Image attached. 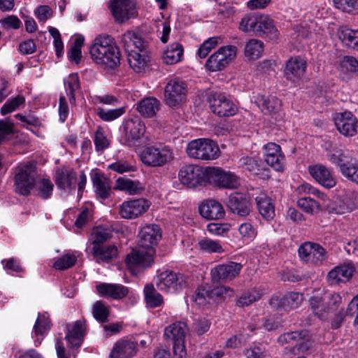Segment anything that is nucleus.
<instances>
[{"label": "nucleus", "mask_w": 358, "mask_h": 358, "mask_svg": "<svg viewBox=\"0 0 358 358\" xmlns=\"http://www.w3.org/2000/svg\"><path fill=\"white\" fill-rule=\"evenodd\" d=\"M187 85L181 80H171L165 87L164 96L167 105L173 107L180 104L186 98Z\"/></svg>", "instance_id": "19"}, {"label": "nucleus", "mask_w": 358, "mask_h": 358, "mask_svg": "<svg viewBox=\"0 0 358 358\" xmlns=\"http://www.w3.org/2000/svg\"><path fill=\"white\" fill-rule=\"evenodd\" d=\"M35 169L30 164L19 166L15 171V190L22 196H28L35 185Z\"/></svg>", "instance_id": "7"}, {"label": "nucleus", "mask_w": 358, "mask_h": 358, "mask_svg": "<svg viewBox=\"0 0 358 358\" xmlns=\"http://www.w3.org/2000/svg\"><path fill=\"white\" fill-rule=\"evenodd\" d=\"M297 205L304 212L310 215L317 214L321 210L320 204L309 196L299 199Z\"/></svg>", "instance_id": "51"}, {"label": "nucleus", "mask_w": 358, "mask_h": 358, "mask_svg": "<svg viewBox=\"0 0 358 358\" xmlns=\"http://www.w3.org/2000/svg\"><path fill=\"white\" fill-rule=\"evenodd\" d=\"M183 54L182 45L175 43L167 48L164 54V59L167 64H176L181 60Z\"/></svg>", "instance_id": "46"}, {"label": "nucleus", "mask_w": 358, "mask_h": 358, "mask_svg": "<svg viewBox=\"0 0 358 358\" xmlns=\"http://www.w3.org/2000/svg\"><path fill=\"white\" fill-rule=\"evenodd\" d=\"M84 43L83 37H77L73 42V45L70 48L68 56L71 62L78 64L81 59V48Z\"/></svg>", "instance_id": "56"}, {"label": "nucleus", "mask_w": 358, "mask_h": 358, "mask_svg": "<svg viewBox=\"0 0 358 358\" xmlns=\"http://www.w3.org/2000/svg\"><path fill=\"white\" fill-rule=\"evenodd\" d=\"M76 262V257L71 254H66L57 259L53 267L57 270H66L73 266Z\"/></svg>", "instance_id": "57"}, {"label": "nucleus", "mask_w": 358, "mask_h": 358, "mask_svg": "<svg viewBox=\"0 0 358 358\" xmlns=\"http://www.w3.org/2000/svg\"><path fill=\"white\" fill-rule=\"evenodd\" d=\"M261 297V293L257 290H253L241 296L236 301V305L239 307L248 306L253 302L259 300Z\"/></svg>", "instance_id": "59"}, {"label": "nucleus", "mask_w": 358, "mask_h": 358, "mask_svg": "<svg viewBox=\"0 0 358 358\" xmlns=\"http://www.w3.org/2000/svg\"><path fill=\"white\" fill-rule=\"evenodd\" d=\"M187 331V326L182 322H174L164 329V336L173 341V353L180 358L185 355V340Z\"/></svg>", "instance_id": "12"}, {"label": "nucleus", "mask_w": 358, "mask_h": 358, "mask_svg": "<svg viewBox=\"0 0 358 358\" xmlns=\"http://www.w3.org/2000/svg\"><path fill=\"white\" fill-rule=\"evenodd\" d=\"M298 252L302 261L317 266L327 259L326 250L314 243H305L299 247Z\"/></svg>", "instance_id": "17"}, {"label": "nucleus", "mask_w": 358, "mask_h": 358, "mask_svg": "<svg viewBox=\"0 0 358 358\" xmlns=\"http://www.w3.org/2000/svg\"><path fill=\"white\" fill-rule=\"evenodd\" d=\"M199 248L208 253H222L224 249L220 241L204 237L198 242Z\"/></svg>", "instance_id": "49"}, {"label": "nucleus", "mask_w": 358, "mask_h": 358, "mask_svg": "<svg viewBox=\"0 0 358 358\" xmlns=\"http://www.w3.org/2000/svg\"><path fill=\"white\" fill-rule=\"evenodd\" d=\"M90 176L96 196L103 200L109 198L111 193L110 180L100 172H92Z\"/></svg>", "instance_id": "29"}, {"label": "nucleus", "mask_w": 358, "mask_h": 358, "mask_svg": "<svg viewBox=\"0 0 358 358\" xmlns=\"http://www.w3.org/2000/svg\"><path fill=\"white\" fill-rule=\"evenodd\" d=\"M257 206L262 218L266 221L273 220L275 215V206L271 198L265 194H260L255 198Z\"/></svg>", "instance_id": "37"}, {"label": "nucleus", "mask_w": 358, "mask_h": 358, "mask_svg": "<svg viewBox=\"0 0 358 358\" xmlns=\"http://www.w3.org/2000/svg\"><path fill=\"white\" fill-rule=\"evenodd\" d=\"M187 285V277L181 273L166 271L157 276L156 286L157 289L166 292H178Z\"/></svg>", "instance_id": "9"}, {"label": "nucleus", "mask_w": 358, "mask_h": 358, "mask_svg": "<svg viewBox=\"0 0 358 358\" xmlns=\"http://www.w3.org/2000/svg\"><path fill=\"white\" fill-rule=\"evenodd\" d=\"M341 66L347 71L358 74V61L354 57H343L341 62Z\"/></svg>", "instance_id": "64"}, {"label": "nucleus", "mask_w": 358, "mask_h": 358, "mask_svg": "<svg viewBox=\"0 0 358 358\" xmlns=\"http://www.w3.org/2000/svg\"><path fill=\"white\" fill-rule=\"evenodd\" d=\"M115 189L125 191L129 194H139L143 189L141 183L138 180H131L120 177L115 181Z\"/></svg>", "instance_id": "43"}, {"label": "nucleus", "mask_w": 358, "mask_h": 358, "mask_svg": "<svg viewBox=\"0 0 358 358\" xmlns=\"http://www.w3.org/2000/svg\"><path fill=\"white\" fill-rule=\"evenodd\" d=\"M138 238V248L133 249L125 259L131 271L150 267L154 263V246L161 238L160 229L157 224L145 225L140 230Z\"/></svg>", "instance_id": "1"}, {"label": "nucleus", "mask_w": 358, "mask_h": 358, "mask_svg": "<svg viewBox=\"0 0 358 358\" xmlns=\"http://www.w3.org/2000/svg\"><path fill=\"white\" fill-rule=\"evenodd\" d=\"M199 213L206 220H220L225 215L222 205L215 199L203 201L199 207Z\"/></svg>", "instance_id": "27"}, {"label": "nucleus", "mask_w": 358, "mask_h": 358, "mask_svg": "<svg viewBox=\"0 0 358 358\" xmlns=\"http://www.w3.org/2000/svg\"><path fill=\"white\" fill-rule=\"evenodd\" d=\"M92 60L105 69H115L120 65L121 54L115 39L110 35L96 37L90 48Z\"/></svg>", "instance_id": "2"}, {"label": "nucleus", "mask_w": 358, "mask_h": 358, "mask_svg": "<svg viewBox=\"0 0 358 358\" xmlns=\"http://www.w3.org/2000/svg\"><path fill=\"white\" fill-rule=\"evenodd\" d=\"M350 198L357 200L358 192L352 193L350 197L336 199L331 206H329V213L342 215L353 210L358 206V201L356 203L351 202L349 201Z\"/></svg>", "instance_id": "36"}, {"label": "nucleus", "mask_w": 358, "mask_h": 358, "mask_svg": "<svg viewBox=\"0 0 358 358\" xmlns=\"http://www.w3.org/2000/svg\"><path fill=\"white\" fill-rule=\"evenodd\" d=\"M124 112L125 110L122 107L112 110H105L102 108H98L96 114L102 120L109 122L118 118L122 115Z\"/></svg>", "instance_id": "54"}, {"label": "nucleus", "mask_w": 358, "mask_h": 358, "mask_svg": "<svg viewBox=\"0 0 358 358\" xmlns=\"http://www.w3.org/2000/svg\"><path fill=\"white\" fill-rule=\"evenodd\" d=\"M145 301L148 307L155 308L164 303L163 296L156 290L153 285L148 284L144 287Z\"/></svg>", "instance_id": "42"}, {"label": "nucleus", "mask_w": 358, "mask_h": 358, "mask_svg": "<svg viewBox=\"0 0 358 358\" xmlns=\"http://www.w3.org/2000/svg\"><path fill=\"white\" fill-rule=\"evenodd\" d=\"M208 182L215 187L227 189H234L238 185L236 175L217 167H208Z\"/></svg>", "instance_id": "18"}, {"label": "nucleus", "mask_w": 358, "mask_h": 358, "mask_svg": "<svg viewBox=\"0 0 358 358\" xmlns=\"http://www.w3.org/2000/svg\"><path fill=\"white\" fill-rule=\"evenodd\" d=\"M24 103V98L21 95L8 100L1 108V113L5 115L16 110L21 104Z\"/></svg>", "instance_id": "60"}, {"label": "nucleus", "mask_w": 358, "mask_h": 358, "mask_svg": "<svg viewBox=\"0 0 358 358\" xmlns=\"http://www.w3.org/2000/svg\"><path fill=\"white\" fill-rule=\"evenodd\" d=\"M91 254L96 262L109 263L117 256V248L115 245H94Z\"/></svg>", "instance_id": "32"}, {"label": "nucleus", "mask_w": 358, "mask_h": 358, "mask_svg": "<svg viewBox=\"0 0 358 358\" xmlns=\"http://www.w3.org/2000/svg\"><path fill=\"white\" fill-rule=\"evenodd\" d=\"M110 9L117 23L122 24L136 15L135 0H110Z\"/></svg>", "instance_id": "13"}, {"label": "nucleus", "mask_w": 358, "mask_h": 358, "mask_svg": "<svg viewBox=\"0 0 358 358\" xmlns=\"http://www.w3.org/2000/svg\"><path fill=\"white\" fill-rule=\"evenodd\" d=\"M208 177V167L203 168L194 164L182 166L178 173L180 182L190 188L206 185Z\"/></svg>", "instance_id": "6"}, {"label": "nucleus", "mask_w": 358, "mask_h": 358, "mask_svg": "<svg viewBox=\"0 0 358 358\" xmlns=\"http://www.w3.org/2000/svg\"><path fill=\"white\" fill-rule=\"evenodd\" d=\"M120 129L122 131L120 141L129 147L136 145L145 131L144 123L138 117L125 120Z\"/></svg>", "instance_id": "10"}, {"label": "nucleus", "mask_w": 358, "mask_h": 358, "mask_svg": "<svg viewBox=\"0 0 358 358\" xmlns=\"http://www.w3.org/2000/svg\"><path fill=\"white\" fill-rule=\"evenodd\" d=\"M308 172L318 183L326 188H331L336 184L335 177L326 166L322 164L310 166Z\"/></svg>", "instance_id": "28"}, {"label": "nucleus", "mask_w": 358, "mask_h": 358, "mask_svg": "<svg viewBox=\"0 0 358 358\" xmlns=\"http://www.w3.org/2000/svg\"><path fill=\"white\" fill-rule=\"evenodd\" d=\"M258 31L256 35L266 36L271 40H276L278 37V31L273 24V21L267 15H259L258 19Z\"/></svg>", "instance_id": "35"}, {"label": "nucleus", "mask_w": 358, "mask_h": 358, "mask_svg": "<svg viewBox=\"0 0 358 358\" xmlns=\"http://www.w3.org/2000/svg\"><path fill=\"white\" fill-rule=\"evenodd\" d=\"M329 160L339 168L341 174L348 180L358 184V159L349 152L338 151L328 155Z\"/></svg>", "instance_id": "4"}, {"label": "nucleus", "mask_w": 358, "mask_h": 358, "mask_svg": "<svg viewBox=\"0 0 358 358\" xmlns=\"http://www.w3.org/2000/svg\"><path fill=\"white\" fill-rule=\"evenodd\" d=\"M86 334L85 321L79 320L73 323L66 325L65 338L67 341V347L78 349L83 344Z\"/></svg>", "instance_id": "20"}, {"label": "nucleus", "mask_w": 358, "mask_h": 358, "mask_svg": "<svg viewBox=\"0 0 358 358\" xmlns=\"http://www.w3.org/2000/svg\"><path fill=\"white\" fill-rule=\"evenodd\" d=\"M160 102L156 98L146 97L137 103L136 110L145 117H152L159 110Z\"/></svg>", "instance_id": "39"}, {"label": "nucleus", "mask_w": 358, "mask_h": 358, "mask_svg": "<svg viewBox=\"0 0 358 358\" xmlns=\"http://www.w3.org/2000/svg\"><path fill=\"white\" fill-rule=\"evenodd\" d=\"M263 43L257 39L249 41L245 48V55L250 60L259 58L263 52Z\"/></svg>", "instance_id": "47"}, {"label": "nucleus", "mask_w": 358, "mask_h": 358, "mask_svg": "<svg viewBox=\"0 0 358 358\" xmlns=\"http://www.w3.org/2000/svg\"><path fill=\"white\" fill-rule=\"evenodd\" d=\"M113 236V229L110 227L99 226L95 227L92 233V245H101L102 243L110 239Z\"/></svg>", "instance_id": "45"}, {"label": "nucleus", "mask_w": 358, "mask_h": 358, "mask_svg": "<svg viewBox=\"0 0 358 358\" xmlns=\"http://www.w3.org/2000/svg\"><path fill=\"white\" fill-rule=\"evenodd\" d=\"M94 145L96 151H102L109 145V141L101 127H99L95 132Z\"/></svg>", "instance_id": "62"}, {"label": "nucleus", "mask_w": 358, "mask_h": 358, "mask_svg": "<svg viewBox=\"0 0 358 358\" xmlns=\"http://www.w3.org/2000/svg\"><path fill=\"white\" fill-rule=\"evenodd\" d=\"M220 37H211L206 40L197 50V55L200 58H205L209 52L219 44Z\"/></svg>", "instance_id": "55"}, {"label": "nucleus", "mask_w": 358, "mask_h": 358, "mask_svg": "<svg viewBox=\"0 0 358 358\" xmlns=\"http://www.w3.org/2000/svg\"><path fill=\"white\" fill-rule=\"evenodd\" d=\"M243 265L241 263L229 262L220 264L211 269L210 275L214 282H227L235 279L240 273Z\"/></svg>", "instance_id": "16"}, {"label": "nucleus", "mask_w": 358, "mask_h": 358, "mask_svg": "<svg viewBox=\"0 0 358 358\" xmlns=\"http://www.w3.org/2000/svg\"><path fill=\"white\" fill-rule=\"evenodd\" d=\"M264 161L266 164L277 171H283L285 159L280 145L275 143H268L264 145Z\"/></svg>", "instance_id": "23"}, {"label": "nucleus", "mask_w": 358, "mask_h": 358, "mask_svg": "<svg viewBox=\"0 0 358 358\" xmlns=\"http://www.w3.org/2000/svg\"><path fill=\"white\" fill-rule=\"evenodd\" d=\"M137 352V343L129 340L117 341L110 354V358H131Z\"/></svg>", "instance_id": "31"}, {"label": "nucleus", "mask_w": 358, "mask_h": 358, "mask_svg": "<svg viewBox=\"0 0 358 358\" xmlns=\"http://www.w3.org/2000/svg\"><path fill=\"white\" fill-rule=\"evenodd\" d=\"M238 166L253 175L261 176L263 178L264 172L267 171L262 159L256 157H242L238 161Z\"/></svg>", "instance_id": "34"}, {"label": "nucleus", "mask_w": 358, "mask_h": 358, "mask_svg": "<svg viewBox=\"0 0 358 358\" xmlns=\"http://www.w3.org/2000/svg\"><path fill=\"white\" fill-rule=\"evenodd\" d=\"M338 36L345 46L358 50V29L341 27L338 31Z\"/></svg>", "instance_id": "41"}, {"label": "nucleus", "mask_w": 358, "mask_h": 358, "mask_svg": "<svg viewBox=\"0 0 358 358\" xmlns=\"http://www.w3.org/2000/svg\"><path fill=\"white\" fill-rule=\"evenodd\" d=\"M303 301V295L299 292H288L282 296H273L270 305L277 310H289L298 308Z\"/></svg>", "instance_id": "22"}, {"label": "nucleus", "mask_w": 358, "mask_h": 358, "mask_svg": "<svg viewBox=\"0 0 358 358\" xmlns=\"http://www.w3.org/2000/svg\"><path fill=\"white\" fill-rule=\"evenodd\" d=\"M306 69V62L300 57H291L286 64L284 71L287 79L295 81L300 79Z\"/></svg>", "instance_id": "30"}, {"label": "nucleus", "mask_w": 358, "mask_h": 358, "mask_svg": "<svg viewBox=\"0 0 358 358\" xmlns=\"http://www.w3.org/2000/svg\"><path fill=\"white\" fill-rule=\"evenodd\" d=\"M334 123L339 132L345 136H353L357 134L358 120L350 111L337 113Z\"/></svg>", "instance_id": "24"}, {"label": "nucleus", "mask_w": 358, "mask_h": 358, "mask_svg": "<svg viewBox=\"0 0 358 358\" xmlns=\"http://www.w3.org/2000/svg\"><path fill=\"white\" fill-rule=\"evenodd\" d=\"M127 57L131 68L138 73L144 70L148 61L147 52L141 53L135 50H131V52L127 54Z\"/></svg>", "instance_id": "44"}, {"label": "nucleus", "mask_w": 358, "mask_h": 358, "mask_svg": "<svg viewBox=\"0 0 358 358\" xmlns=\"http://www.w3.org/2000/svg\"><path fill=\"white\" fill-rule=\"evenodd\" d=\"M150 203L145 199H137L122 203L120 208V215L125 219H134L145 213Z\"/></svg>", "instance_id": "21"}, {"label": "nucleus", "mask_w": 358, "mask_h": 358, "mask_svg": "<svg viewBox=\"0 0 358 358\" xmlns=\"http://www.w3.org/2000/svg\"><path fill=\"white\" fill-rule=\"evenodd\" d=\"M55 182L59 189L69 194L76 189L77 173L73 169H58L56 171Z\"/></svg>", "instance_id": "26"}, {"label": "nucleus", "mask_w": 358, "mask_h": 358, "mask_svg": "<svg viewBox=\"0 0 358 358\" xmlns=\"http://www.w3.org/2000/svg\"><path fill=\"white\" fill-rule=\"evenodd\" d=\"M258 19L259 15L255 14H249L245 15L242 19L239 24V29L244 32H252L256 35L257 31H258Z\"/></svg>", "instance_id": "52"}, {"label": "nucleus", "mask_w": 358, "mask_h": 358, "mask_svg": "<svg viewBox=\"0 0 358 358\" xmlns=\"http://www.w3.org/2000/svg\"><path fill=\"white\" fill-rule=\"evenodd\" d=\"M141 160L149 166H162L173 158L172 152L166 147L162 149L150 146L145 148L141 155Z\"/></svg>", "instance_id": "14"}, {"label": "nucleus", "mask_w": 358, "mask_h": 358, "mask_svg": "<svg viewBox=\"0 0 358 358\" xmlns=\"http://www.w3.org/2000/svg\"><path fill=\"white\" fill-rule=\"evenodd\" d=\"M92 313L98 322L104 323L108 321L110 310L103 301H97L92 306Z\"/></svg>", "instance_id": "50"}, {"label": "nucleus", "mask_w": 358, "mask_h": 358, "mask_svg": "<svg viewBox=\"0 0 358 358\" xmlns=\"http://www.w3.org/2000/svg\"><path fill=\"white\" fill-rule=\"evenodd\" d=\"M211 111L219 117L234 115L238 108L234 103L225 94L212 91L207 97Z\"/></svg>", "instance_id": "8"}, {"label": "nucleus", "mask_w": 358, "mask_h": 358, "mask_svg": "<svg viewBox=\"0 0 358 358\" xmlns=\"http://www.w3.org/2000/svg\"><path fill=\"white\" fill-rule=\"evenodd\" d=\"M67 85L66 91L69 96V101L71 104H74L76 103V92L80 89V81L77 74H71L69 76Z\"/></svg>", "instance_id": "53"}, {"label": "nucleus", "mask_w": 358, "mask_h": 358, "mask_svg": "<svg viewBox=\"0 0 358 358\" xmlns=\"http://www.w3.org/2000/svg\"><path fill=\"white\" fill-rule=\"evenodd\" d=\"M50 329V321L44 315H39L34 326L36 336H43Z\"/></svg>", "instance_id": "58"}, {"label": "nucleus", "mask_w": 358, "mask_h": 358, "mask_svg": "<svg viewBox=\"0 0 358 358\" xmlns=\"http://www.w3.org/2000/svg\"><path fill=\"white\" fill-rule=\"evenodd\" d=\"M219 148L214 141L199 138L190 141L186 148L187 155L200 160H213L219 157Z\"/></svg>", "instance_id": "5"}, {"label": "nucleus", "mask_w": 358, "mask_h": 358, "mask_svg": "<svg viewBox=\"0 0 358 358\" xmlns=\"http://www.w3.org/2000/svg\"><path fill=\"white\" fill-rule=\"evenodd\" d=\"M237 48L234 45L222 46L210 56L205 66L209 71H218L225 69L236 56Z\"/></svg>", "instance_id": "11"}, {"label": "nucleus", "mask_w": 358, "mask_h": 358, "mask_svg": "<svg viewBox=\"0 0 358 358\" xmlns=\"http://www.w3.org/2000/svg\"><path fill=\"white\" fill-rule=\"evenodd\" d=\"M226 204L231 213L241 217H246L251 212V203L249 199L241 193L231 194Z\"/></svg>", "instance_id": "25"}, {"label": "nucleus", "mask_w": 358, "mask_h": 358, "mask_svg": "<svg viewBox=\"0 0 358 358\" xmlns=\"http://www.w3.org/2000/svg\"><path fill=\"white\" fill-rule=\"evenodd\" d=\"M310 306L313 313L319 318L323 319L326 317L327 313L324 310L325 305L321 298L313 296L310 299Z\"/></svg>", "instance_id": "61"}, {"label": "nucleus", "mask_w": 358, "mask_h": 358, "mask_svg": "<svg viewBox=\"0 0 358 358\" xmlns=\"http://www.w3.org/2000/svg\"><path fill=\"white\" fill-rule=\"evenodd\" d=\"M259 106L264 113H272L280 109L281 101L274 96H263Z\"/></svg>", "instance_id": "48"}, {"label": "nucleus", "mask_w": 358, "mask_h": 358, "mask_svg": "<svg viewBox=\"0 0 358 358\" xmlns=\"http://www.w3.org/2000/svg\"><path fill=\"white\" fill-rule=\"evenodd\" d=\"M278 342L291 345L288 350L294 355L307 353L313 343L308 331L305 329L285 333L279 336Z\"/></svg>", "instance_id": "3"}, {"label": "nucleus", "mask_w": 358, "mask_h": 358, "mask_svg": "<svg viewBox=\"0 0 358 358\" xmlns=\"http://www.w3.org/2000/svg\"><path fill=\"white\" fill-rule=\"evenodd\" d=\"M96 288L100 296L113 299H121L129 293L128 288L120 284L100 283Z\"/></svg>", "instance_id": "33"}, {"label": "nucleus", "mask_w": 358, "mask_h": 358, "mask_svg": "<svg viewBox=\"0 0 358 358\" xmlns=\"http://www.w3.org/2000/svg\"><path fill=\"white\" fill-rule=\"evenodd\" d=\"M335 6L343 12L357 11L356 0H333Z\"/></svg>", "instance_id": "63"}, {"label": "nucleus", "mask_w": 358, "mask_h": 358, "mask_svg": "<svg viewBox=\"0 0 358 358\" xmlns=\"http://www.w3.org/2000/svg\"><path fill=\"white\" fill-rule=\"evenodd\" d=\"M54 184L48 178H41L35 181L34 187V194L43 199L47 200L50 199L54 190Z\"/></svg>", "instance_id": "40"}, {"label": "nucleus", "mask_w": 358, "mask_h": 358, "mask_svg": "<svg viewBox=\"0 0 358 358\" xmlns=\"http://www.w3.org/2000/svg\"><path fill=\"white\" fill-rule=\"evenodd\" d=\"M234 291L229 287L220 286L210 289L207 286L199 287L195 292L194 301L199 306H205L210 299H217L231 296Z\"/></svg>", "instance_id": "15"}, {"label": "nucleus", "mask_w": 358, "mask_h": 358, "mask_svg": "<svg viewBox=\"0 0 358 358\" xmlns=\"http://www.w3.org/2000/svg\"><path fill=\"white\" fill-rule=\"evenodd\" d=\"M354 272V267L350 264H344L335 267L327 275V279L331 284H338L348 281Z\"/></svg>", "instance_id": "38"}]
</instances>
